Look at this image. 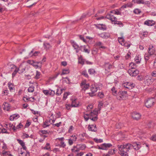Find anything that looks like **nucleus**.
<instances>
[{"mask_svg": "<svg viewBox=\"0 0 156 156\" xmlns=\"http://www.w3.org/2000/svg\"><path fill=\"white\" fill-rule=\"evenodd\" d=\"M119 150V153L121 156H135V152L132 151L133 149L138 150L140 147V143L139 142H133L132 144H126L124 145H118Z\"/></svg>", "mask_w": 156, "mask_h": 156, "instance_id": "1", "label": "nucleus"}, {"mask_svg": "<svg viewBox=\"0 0 156 156\" xmlns=\"http://www.w3.org/2000/svg\"><path fill=\"white\" fill-rule=\"evenodd\" d=\"M8 85L9 90L11 92H12L14 90V87L13 86V85L12 84V83H9Z\"/></svg>", "mask_w": 156, "mask_h": 156, "instance_id": "33", "label": "nucleus"}, {"mask_svg": "<svg viewBox=\"0 0 156 156\" xmlns=\"http://www.w3.org/2000/svg\"><path fill=\"white\" fill-rule=\"evenodd\" d=\"M151 140L153 141H156V135H154L152 136L151 138Z\"/></svg>", "mask_w": 156, "mask_h": 156, "instance_id": "64", "label": "nucleus"}, {"mask_svg": "<svg viewBox=\"0 0 156 156\" xmlns=\"http://www.w3.org/2000/svg\"><path fill=\"white\" fill-rule=\"evenodd\" d=\"M79 37L80 38V39L82 41H83L84 42H86V40L81 35H79Z\"/></svg>", "mask_w": 156, "mask_h": 156, "instance_id": "61", "label": "nucleus"}, {"mask_svg": "<svg viewBox=\"0 0 156 156\" xmlns=\"http://www.w3.org/2000/svg\"><path fill=\"white\" fill-rule=\"evenodd\" d=\"M155 52L154 49L152 48H149L148 50V52L149 54L152 55L154 54Z\"/></svg>", "mask_w": 156, "mask_h": 156, "instance_id": "23", "label": "nucleus"}, {"mask_svg": "<svg viewBox=\"0 0 156 156\" xmlns=\"http://www.w3.org/2000/svg\"><path fill=\"white\" fill-rule=\"evenodd\" d=\"M134 12L135 14H138L140 13V11L138 9H135L133 11Z\"/></svg>", "mask_w": 156, "mask_h": 156, "instance_id": "58", "label": "nucleus"}, {"mask_svg": "<svg viewBox=\"0 0 156 156\" xmlns=\"http://www.w3.org/2000/svg\"><path fill=\"white\" fill-rule=\"evenodd\" d=\"M69 70L68 69H63L62 70V73L60 74L62 75L63 74H67L69 73Z\"/></svg>", "mask_w": 156, "mask_h": 156, "instance_id": "43", "label": "nucleus"}, {"mask_svg": "<svg viewBox=\"0 0 156 156\" xmlns=\"http://www.w3.org/2000/svg\"><path fill=\"white\" fill-rule=\"evenodd\" d=\"M43 92L46 95H49V90H44L43 91Z\"/></svg>", "mask_w": 156, "mask_h": 156, "instance_id": "54", "label": "nucleus"}, {"mask_svg": "<svg viewBox=\"0 0 156 156\" xmlns=\"http://www.w3.org/2000/svg\"><path fill=\"white\" fill-rule=\"evenodd\" d=\"M59 146L61 147H65L66 146V144H65L64 142L63 141H61L60 142V144Z\"/></svg>", "mask_w": 156, "mask_h": 156, "instance_id": "50", "label": "nucleus"}, {"mask_svg": "<svg viewBox=\"0 0 156 156\" xmlns=\"http://www.w3.org/2000/svg\"><path fill=\"white\" fill-rule=\"evenodd\" d=\"M117 98L119 100L125 99L126 97V94H123L121 91H119L118 92L117 96Z\"/></svg>", "mask_w": 156, "mask_h": 156, "instance_id": "11", "label": "nucleus"}, {"mask_svg": "<svg viewBox=\"0 0 156 156\" xmlns=\"http://www.w3.org/2000/svg\"><path fill=\"white\" fill-rule=\"evenodd\" d=\"M76 101L75 100L72 101V103L71 104L72 107H77L78 106L79 104L77 103H76Z\"/></svg>", "mask_w": 156, "mask_h": 156, "instance_id": "40", "label": "nucleus"}, {"mask_svg": "<svg viewBox=\"0 0 156 156\" xmlns=\"http://www.w3.org/2000/svg\"><path fill=\"white\" fill-rule=\"evenodd\" d=\"M131 116L134 119L138 120L140 119L141 115L139 113L134 112L132 113Z\"/></svg>", "mask_w": 156, "mask_h": 156, "instance_id": "12", "label": "nucleus"}, {"mask_svg": "<svg viewBox=\"0 0 156 156\" xmlns=\"http://www.w3.org/2000/svg\"><path fill=\"white\" fill-rule=\"evenodd\" d=\"M69 94L68 92H66L64 93V96L63 97V100H66V99L67 98V96Z\"/></svg>", "mask_w": 156, "mask_h": 156, "instance_id": "56", "label": "nucleus"}, {"mask_svg": "<svg viewBox=\"0 0 156 156\" xmlns=\"http://www.w3.org/2000/svg\"><path fill=\"white\" fill-rule=\"evenodd\" d=\"M155 22L153 20H147L144 22V24L148 26H152L155 24Z\"/></svg>", "mask_w": 156, "mask_h": 156, "instance_id": "15", "label": "nucleus"}, {"mask_svg": "<svg viewBox=\"0 0 156 156\" xmlns=\"http://www.w3.org/2000/svg\"><path fill=\"white\" fill-rule=\"evenodd\" d=\"M115 150L114 149H110L108 153L110 155L113 154H115Z\"/></svg>", "mask_w": 156, "mask_h": 156, "instance_id": "51", "label": "nucleus"}, {"mask_svg": "<svg viewBox=\"0 0 156 156\" xmlns=\"http://www.w3.org/2000/svg\"><path fill=\"white\" fill-rule=\"evenodd\" d=\"M103 103L102 101H100L98 104V110L100 111L101 109V107L103 106Z\"/></svg>", "mask_w": 156, "mask_h": 156, "instance_id": "45", "label": "nucleus"}, {"mask_svg": "<svg viewBox=\"0 0 156 156\" xmlns=\"http://www.w3.org/2000/svg\"><path fill=\"white\" fill-rule=\"evenodd\" d=\"M68 143L70 145H71L73 144V140L71 139H69L68 140Z\"/></svg>", "mask_w": 156, "mask_h": 156, "instance_id": "59", "label": "nucleus"}, {"mask_svg": "<svg viewBox=\"0 0 156 156\" xmlns=\"http://www.w3.org/2000/svg\"><path fill=\"white\" fill-rule=\"evenodd\" d=\"M105 70H109L112 67V65L108 63H105Z\"/></svg>", "mask_w": 156, "mask_h": 156, "instance_id": "22", "label": "nucleus"}, {"mask_svg": "<svg viewBox=\"0 0 156 156\" xmlns=\"http://www.w3.org/2000/svg\"><path fill=\"white\" fill-rule=\"evenodd\" d=\"M17 141L22 146H23L24 145H25L24 142L23 140L18 139Z\"/></svg>", "mask_w": 156, "mask_h": 156, "instance_id": "44", "label": "nucleus"}, {"mask_svg": "<svg viewBox=\"0 0 156 156\" xmlns=\"http://www.w3.org/2000/svg\"><path fill=\"white\" fill-rule=\"evenodd\" d=\"M122 86L128 90L132 89L135 86L134 83L130 82H126L122 84Z\"/></svg>", "mask_w": 156, "mask_h": 156, "instance_id": "5", "label": "nucleus"}, {"mask_svg": "<svg viewBox=\"0 0 156 156\" xmlns=\"http://www.w3.org/2000/svg\"><path fill=\"white\" fill-rule=\"evenodd\" d=\"M84 59H83L81 57H80L78 59V62L79 64L81 65H83L85 63Z\"/></svg>", "mask_w": 156, "mask_h": 156, "instance_id": "34", "label": "nucleus"}, {"mask_svg": "<svg viewBox=\"0 0 156 156\" xmlns=\"http://www.w3.org/2000/svg\"><path fill=\"white\" fill-rule=\"evenodd\" d=\"M111 91L113 95H116L117 94V91L115 87H113L112 88Z\"/></svg>", "mask_w": 156, "mask_h": 156, "instance_id": "35", "label": "nucleus"}, {"mask_svg": "<svg viewBox=\"0 0 156 156\" xmlns=\"http://www.w3.org/2000/svg\"><path fill=\"white\" fill-rule=\"evenodd\" d=\"M80 145L78 144L76 146H74L73 147L74 148H75V150L74 152H79L80 150Z\"/></svg>", "mask_w": 156, "mask_h": 156, "instance_id": "37", "label": "nucleus"}, {"mask_svg": "<svg viewBox=\"0 0 156 156\" xmlns=\"http://www.w3.org/2000/svg\"><path fill=\"white\" fill-rule=\"evenodd\" d=\"M110 34L108 33H103L100 34V36L103 38L107 39L110 37Z\"/></svg>", "mask_w": 156, "mask_h": 156, "instance_id": "19", "label": "nucleus"}, {"mask_svg": "<svg viewBox=\"0 0 156 156\" xmlns=\"http://www.w3.org/2000/svg\"><path fill=\"white\" fill-rule=\"evenodd\" d=\"M80 145V150H84L86 147V146L85 144Z\"/></svg>", "mask_w": 156, "mask_h": 156, "instance_id": "47", "label": "nucleus"}, {"mask_svg": "<svg viewBox=\"0 0 156 156\" xmlns=\"http://www.w3.org/2000/svg\"><path fill=\"white\" fill-rule=\"evenodd\" d=\"M44 48L46 50H48L51 47V45L49 43H44Z\"/></svg>", "mask_w": 156, "mask_h": 156, "instance_id": "24", "label": "nucleus"}, {"mask_svg": "<svg viewBox=\"0 0 156 156\" xmlns=\"http://www.w3.org/2000/svg\"><path fill=\"white\" fill-rule=\"evenodd\" d=\"M152 77H156V71H153L151 73Z\"/></svg>", "mask_w": 156, "mask_h": 156, "instance_id": "62", "label": "nucleus"}, {"mask_svg": "<svg viewBox=\"0 0 156 156\" xmlns=\"http://www.w3.org/2000/svg\"><path fill=\"white\" fill-rule=\"evenodd\" d=\"M80 86L81 88V91L82 92H85V90L88 89L89 87V83H86L85 81H83L80 84Z\"/></svg>", "mask_w": 156, "mask_h": 156, "instance_id": "8", "label": "nucleus"}, {"mask_svg": "<svg viewBox=\"0 0 156 156\" xmlns=\"http://www.w3.org/2000/svg\"><path fill=\"white\" fill-rule=\"evenodd\" d=\"M98 112L97 111H94L91 112L90 114V119L94 121H96L98 119Z\"/></svg>", "mask_w": 156, "mask_h": 156, "instance_id": "6", "label": "nucleus"}, {"mask_svg": "<svg viewBox=\"0 0 156 156\" xmlns=\"http://www.w3.org/2000/svg\"><path fill=\"white\" fill-rule=\"evenodd\" d=\"M79 48L80 51H84L87 53H89L90 52V50L87 48L86 46L85 45L81 46Z\"/></svg>", "mask_w": 156, "mask_h": 156, "instance_id": "16", "label": "nucleus"}, {"mask_svg": "<svg viewBox=\"0 0 156 156\" xmlns=\"http://www.w3.org/2000/svg\"><path fill=\"white\" fill-rule=\"evenodd\" d=\"M39 52L38 51H35L33 54V51H32L30 53H29V56L31 57L32 56H36L37 55L38 53H39Z\"/></svg>", "mask_w": 156, "mask_h": 156, "instance_id": "31", "label": "nucleus"}, {"mask_svg": "<svg viewBox=\"0 0 156 156\" xmlns=\"http://www.w3.org/2000/svg\"><path fill=\"white\" fill-rule=\"evenodd\" d=\"M1 132L2 133H7V134H9V133L8 132H7L6 130V129L5 128H3L2 129V131Z\"/></svg>", "mask_w": 156, "mask_h": 156, "instance_id": "55", "label": "nucleus"}, {"mask_svg": "<svg viewBox=\"0 0 156 156\" xmlns=\"http://www.w3.org/2000/svg\"><path fill=\"white\" fill-rule=\"evenodd\" d=\"M118 40L119 42L122 45L124 43L125 40L123 37H119Z\"/></svg>", "mask_w": 156, "mask_h": 156, "instance_id": "27", "label": "nucleus"}, {"mask_svg": "<svg viewBox=\"0 0 156 156\" xmlns=\"http://www.w3.org/2000/svg\"><path fill=\"white\" fill-rule=\"evenodd\" d=\"M70 42L75 49H77L80 47L74 41L71 40Z\"/></svg>", "mask_w": 156, "mask_h": 156, "instance_id": "18", "label": "nucleus"}, {"mask_svg": "<svg viewBox=\"0 0 156 156\" xmlns=\"http://www.w3.org/2000/svg\"><path fill=\"white\" fill-rule=\"evenodd\" d=\"M62 93V92L61 91V90H60V89H57L56 93L57 95H61Z\"/></svg>", "mask_w": 156, "mask_h": 156, "instance_id": "52", "label": "nucleus"}, {"mask_svg": "<svg viewBox=\"0 0 156 156\" xmlns=\"http://www.w3.org/2000/svg\"><path fill=\"white\" fill-rule=\"evenodd\" d=\"M105 17L107 19L110 20L112 22L114 21L115 20L117 19L115 17L112 15L111 13L108 14L105 16Z\"/></svg>", "mask_w": 156, "mask_h": 156, "instance_id": "13", "label": "nucleus"}, {"mask_svg": "<svg viewBox=\"0 0 156 156\" xmlns=\"http://www.w3.org/2000/svg\"><path fill=\"white\" fill-rule=\"evenodd\" d=\"M98 96L100 98L102 99L104 98L105 95L103 92H99L98 94Z\"/></svg>", "mask_w": 156, "mask_h": 156, "instance_id": "36", "label": "nucleus"}, {"mask_svg": "<svg viewBox=\"0 0 156 156\" xmlns=\"http://www.w3.org/2000/svg\"><path fill=\"white\" fill-rule=\"evenodd\" d=\"M94 140L96 143H101L103 142V140L101 139H98L97 138H94Z\"/></svg>", "mask_w": 156, "mask_h": 156, "instance_id": "49", "label": "nucleus"}, {"mask_svg": "<svg viewBox=\"0 0 156 156\" xmlns=\"http://www.w3.org/2000/svg\"><path fill=\"white\" fill-rule=\"evenodd\" d=\"M84 118L86 121H87L88 119H90V114H85L84 115Z\"/></svg>", "mask_w": 156, "mask_h": 156, "instance_id": "42", "label": "nucleus"}, {"mask_svg": "<svg viewBox=\"0 0 156 156\" xmlns=\"http://www.w3.org/2000/svg\"><path fill=\"white\" fill-rule=\"evenodd\" d=\"M18 116H19V115L18 114H14L10 116L9 119L11 121H13L16 118V117H18Z\"/></svg>", "mask_w": 156, "mask_h": 156, "instance_id": "32", "label": "nucleus"}, {"mask_svg": "<svg viewBox=\"0 0 156 156\" xmlns=\"http://www.w3.org/2000/svg\"><path fill=\"white\" fill-rule=\"evenodd\" d=\"M88 129L89 131H91L92 132H96L97 131V128L95 125H89Z\"/></svg>", "mask_w": 156, "mask_h": 156, "instance_id": "14", "label": "nucleus"}, {"mask_svg": "<svg viewBox=\"0 0 156 156\" xmlns=\"http://www.w3.org/2000/svg\"><path fill=\"white\" fill-rule=\"evenodd\" d=\"M88 72L89 73L90 75H93L95 73V70L93 69H89L88 70Z\"/></svg>", "mask_w": 156, "mask_h": 156, "instance_id": "38", "label": "nucleus"}, {"mask_svg": "<svg viewBox=\"0 0 156 156\" xmlns=\"http://www.w3.org/2000/svg\"><path fill=\"white\" fill-rule=\"evenodd\" d=\"M43 149L48 150H50L51 149V147H50V144L48 143H47L46 144L45 146L44 147Z\"/></svg>", "mask_w": 156, "mask_h": 156, "instance_id": "30", "label": "nucleus"}, {"mask_svg": "<svg viewBox=\"0 0 156 156\" xmlns=\"http://www.w3.org/2000/svg\"><path fill=\"white\" fill-rule=\"evenodd\" d=\"M34 87L33 86H31L28 88V91L29 92H33L34 90Z\"/></svg>", "mask_w": 156, "mask_h": 156, "instance_id": "41", "label": "nucleus"}, {"mask_svg": "<svg viewBox=\"0 0 156 156\" xmlns=\"http://www.w3.org/2000/svg\"><path fill=\"white\" fill-rule=\"evenodd\" d=\"M122 45L124 46L125 47L128 48L130 46V44H128L127 43H124Z\"/></svg>", "mask_w": 156, "mask_h": 156, "instance_id": "60", "label": "nucleus"}, {"mask_svg": "<svg viewBox=\"0 0 156 156\" xmlns=\"http://www.w3.org/2000/svg\"><path fill=\"white\" fill-rule=\"evenodd\" d=\"M50 124H49L48 121L46 120L44 122L42 126L44 128H45L47 127H48L50 126Z\"/></svg>", "mask_w": 156, "mask_h": 156, "instance_id": "28", "label": "nucleus"}, {"mask_svg": "<svg viewBox=\"0 0 156 156\" xmlns=\"http://www.w3.org/2000/svg\"><path fill=\"white\" fill-rule=\"evenodd\" d=\"M130 68L132 69H135L137 67L136 65L134 63L131 62L129 64Z\"/></svg>", "mask_w": 156, "mask_h": 156, "instance_id": "26", "label": "nucleus"}, {"mask_svg": "<svg viewBox=\"0 0 156 156\" xmlns=\"http://www.w3.org/2000/svg\"><path fill=\"white\" fill-rule=\"evenodd\" d=\"M30 98H27L25 97H23V100L25 102H27L28 101H29Z\"/></svg>", "mask_w": 156, "mask_h": 156, "instance_id": "63", "label": "nucleus"}, {"mask_svg": "<svg viewBox=\"0 0 156 156\" xmlns=\"http://www.w3.org/2000/svg\"><path fill=\"white\" fill-rule=\"evenodd\" d=\"M140 79V81L142 80V79H144V82L146 85H147L152 84L154 80V79H142L141 80V79ZM155 79L156 80V79Z\"/></svg>", "mask_w": 156, "mask_h": 156, "instance_id": "9", "label": "nucleus"}, {"mask_svg": "<svg viewBox=\"0 0 156 156\" xmlns=\"http://www.w3.org/2000/svg\"><path fill=\"white\" fill-rule=\"evenodd\" d=\"M95 46L99 47L100 48L105 49L106 47L103 46V44L100 41H97L95 44Z\"/></svg>", "mask_w": 156, "mask_h": 156, "instance_id": "17", "label": "nucleus"}, {"mask_svg": "<svg viewBox=\"0 0 156 156\" xmlns=\"http://www.w3.org/2000/svg\"><path fill=\"white\" fill-rule=\"evenodd\" d=\"M39 63H41H41L40 62H35L34 61L33 62V64H32V65L35 68H37L39 67H41V65H40V66L38 65V64H39Z\"/></svg>", "mask_w": 156, "mask_h": 156, "instance_id": "21", "label": "nucleus"}, {"mask_svg": "<svg viewBox=\"0 0 156 156\" xmlns=\"http://www.w3.org/2000/svg\"><path fill=\"white\" fill-rule=\"evenodd\" d=\"M39 132L43 134H49V133L50 132H48L47 130H41Z\"/></svg>", "mask_w": 156, "mask_h": 156, "instance_id": "46", "label": "nucleus"}, {"mask_svg": "<svg viewBox=\"0 0 156 156\" xmlns=\"http://www.w3.org/2000/svg\"><path fill=\"white\" fill-rule=\"evenodd\" d=\"M55 94V92L54 91L51 90H49V95L53 96Z\"/></svg>", "mask_w": 156, "mask_h": 156, "instance_id": "57", "label": "nucleus"}, {"mask_svg": "<svg viewBox=\"0 0 156 156\" xmlns=\"http://www.w3.org/2000/svg\"><path fill=\"white\" fill-rule=\"evenodd\" d=\"M112 145L110 143H104L100 146H97V148L99 149H101L103 150H107L108 148L111 147H112Z\"/></svg>", "mask_w": 156, "mask_h": 156, "instance_id": "4", "label": "nucleus"}, {"mask_svg": "<svg viewBox=\"0 0 156 156\" xmlns=\"http://www.w3.org/2000/svg\"><path fill=\"white\" fill-rule=\"evenodd\" d=\"M82 74L83 75V76L85 77H88V75L86 71H83Z\"/></svg>", "mask_w": 156, "mask_h": 156, "instance_id": "53", "label": "nucleus"}, {"mask_svg": "<svg viewBox=\"0 0 156 156\" xmlns=\"http://www.w3.org/2000/svg\"><path fill=\"white\" fill-rule=\"evenodd\" d=\"M154 101L155 99L154 98H148L145 102V104L146 107L147 108L151 107L153 105Z\"/></svg>", "mask_w": 156, "mask_h": 156, "instance_id": "3", "label": "nucleus"}, {"mask_svg": "<svg viewBox=\"0 0 156 156\" xmlns=\"http://www.w3.org/2000/svg\"><path fill=\"white\" fill-rule=\"evenodd\" d=\"M132 2L134 3L137 4H143L144 5H149L151 2L149 1H146L145 0H133Z\"/></svg>", "mask_w": 156, "mask_h": 156, "instance_id": "7", "label": "nucleus"}, {"mask_svg": "<svg viewBox=\"0 0 156 156\" xmlns=\"http://www.w3.org/2000/svg\"><path fill=\"white\" fill-rule=\"evenodd\" d=\"M128 73L132 76L135 77L138 74L139 72L137 70H133L130 69L128 70Z\"/></svg>", "mask_w": 156, "mask_h": 156, "instance_id": "10", "label": "nucleus"}, {"mask_svg": "<svg viewBox=\"0 0 156 156\" xmlns=\"http://www.w3.org/2000/svg\"><path fill=\"white\" fill-rule=\"evenodd\" d=\"M135 61L136 63H138L140 62V57L139 56H136L135 58Z\"/></svg>", "mask_w": 156, "mask_h": 156, "instance_id": "48", "label": "nucleus"}, {"mask_svg": "<svg viewBox=\"0 0 156 156\" xmlns=\"http://www.w3.org/2000/svg\"><path fill=\"white\" fill-rule=\"evenodd\" d=\"M101 87V84L98 85L96 83L92 85L90 87V90L92 92V93H89L90 95L91 96H93V94L96 92L98 90H100Z\"/></svg>", "mask_w": 156, "mask_h": 156, "instance_id": "2", "label": "nucleus"}, {"mask_svg": "<svg viewBox=\"0 0 156 156\" xmlns=\"http://www.w3.org/2000/svg\"><path fill=\"white\" fill-rule=\"evenodd\" d=\"M4 109L6 110L7 111H9V104L8 103L5 102L4 103Z\"/></svg>", "mask_w": 156, "mask_h": 156, "instance_id": "25", "label": "nucleus"}, {"mask_svg": "<svg viewBox=\"0 0 156 156\" xmlns=\"http://www.w3.org/2000/svg\"><path fill=\"white\" fill-rule=\"evenodd\" d=\"M151 55L150 54H145L144 55V58L146 61H147L149 59Z\"/></svg>", "mask_w": 156, "mask_h": 156, "instance_id": "39", "label": "nucleus"}, {"mask_svg": "<svg viewBox=\"0 0 156 156\" xmlns=\"http://www.w3.org/2000/svg\"><path fill=\"white\" fill-rule=\"evenodd\" d=\"M13 68L15 69V70L13 72L12 74V77H13L15 76L16 75V74L18 72V71H20V69H19L16 67L15 66H13Z\"/></svg>", "mask_w": 156, "mask_h": 156, "instance_id": "20", "label": "nucleus"}, {"mask_svg": "<svg viewBox=\"0 0 156 156\" xmlns=\"http://www.w3.org/2000/svg\"><path fill=\"white\" fill-rule=\"evenodd\" d=\"M113 22H114V24H117V25H119L120 27H123V24L121 22L118 21H117V20H115V21H113Z\"/></svg>", "mask_w": 156, "mask_h": 156, "instance_id": "29", "label": "nucleus"}]
</instances>
